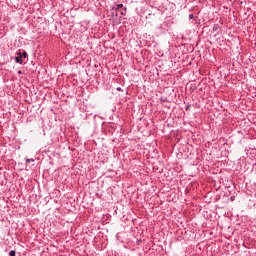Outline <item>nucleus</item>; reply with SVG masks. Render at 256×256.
Here are the masks:
<instances>
[{"mask_svg":"<svg viewBox=\"0 0 256 256\" xmlns=\"http://www.w3.org/2000/svg\"><path fill=\"white\" fill-rule=\"evenodd\" d=\"M217 26H213V31H217Z\"/></svg>","mask_w":256,"mask_h":256,"instance_id":"6e6552de","label":"nucleus"},{"mask_svg":"<svg viewBox=\"0 0 256 256\" xmlns=\"http://www.w3.org/2000/svg\"><path fill=\"white\" fill-rule=\"evenodd\" d=\"M119 9H123V4H118L116 6V11H119Z\"/></svg>","mask_w":256,"mask_h":256,"instance_id":"20e7f679","label":"nucleus"},{"mask_svg":"<svg viewBox=\"0 0 256 256\" xmlns=\"http://www.w3.org/2000/svg\"><path fill=\"white\" fill-rule=\"evenodd\" d=\"M18 73H19V75H21V70H20V71H18Z\"/></svg>","mask_w":256,"mask_h":256,"instance_id":"9b49d317","label":"nucleus"},{"mask_svg":"<svg viewBox=\"0 0 256 256\" xmlns=\"http://www.w3.org/2000/svg\"><path fill=\"white\" fill-rule=\"evenodd\" d=\"M230 199H231V201H235V197H233V196Z\"/></svg>","mask_w":256,"mask_h":256,"instance_id":"1a4fd4ad","label":"nucleus"},{"mask_svg":"<svg viewBox=\"0 0 256 256\" xmlns=\"http://www.w3.org/2000/svg\"><path fill=\"white\" fill-rule=\"evenodd\" d=\"M9 255H10V256H15V255H16L15 250L10 251Z\"/></svg>","mask_w":256,"mask_h":256,"instance_id":"39448f33","label":"nucleus"},{"mask_svg":"<svg viewBox=\"0 0 256 256\" xmlns=\"http://www.w3.org/2000/svg\"><path fill=\"white\" fill-rule=\"evenodd\" d=\"M28 163H35V159H33V158L26 159V165H27Z\"/></svg>","mask_w":256,"mask_h":256,"instance_id":"7ed1b4c3","label":"nucleus"},{"mask_svg":"<svg viewBox=\"0 0 256 256\" xmlns=\"http://www.w3.org/2000/svg\"><path fill=\"white\" fill-rule=\"evenodd\" d=\"M189 19H195V15L189 14Z\"/></svg>","mask_w":256,"mask_h":256,"instance_id":"0eeeda50","label":"nucleus"},{"mask_svg":"<svg viewBox=\"0 0 256 256\" xmlns=\"http://www.w3.org/2000/svg\"><path fill=\"white\" fill-rule=\"evenodd\" d=\"M18 55L20 56V58H24V59H27V52L26 51H23L22 53L19 52Z\"/></svg>","mask_w":256,"mask_h":256,"instance_id":"f257e3e1","label":"nucleus"},{"mask_svg":"<svg viewBox=\"0 0 256 256\" xmlns=\"http://www.w3.org/2000/svg\"><path fill=\"white\" fill-rule=\"evenodd\" d=\"M127 13V8H124V11H121V15H126Z\"/></svg>","mask_w":256,"mask_h":256,"instance_id":"423d86ee","label":"nucleus"},{"mask_svg":"<svg viewBox=\"0 0 256 256\" xmlns=\"http://www.w3.org/2000/svg\"><path fill=\"white\" fill-rule=\"evenodd\" d=\"M117 91H121V88H120V87H118V88H117Z\"/></svg>","mask_w":256,"mask_h":256,"instance_id":"9d476101","label":"nucleus"},{"mask_svg":"<svg viewBox=\"0 0 256 256\" xmlns=\"http://www.w3.org/2000/svg\"><path fill=\"white\" fill-rule=\"evenodd\" d=\"M15 61H16V63H19L20 65H23V60H22L21 56H16Z\"/></svg>","mask_w":256,"mask_h":256,"instance_id":"f03ea898","label":"nucleus"}]
</instances>
